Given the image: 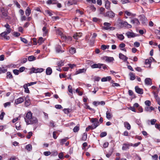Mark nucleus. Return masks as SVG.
Segmentation results:
<instances>
[{
	"instance_id": "obj_62",
	"label": "nucleus",
	"mask_w": 160,
	"mask_h": 160,
	"mask_svg": "<svg viewBox=\"0 0 160 160\" xmlns=\"http://www.w3.org/2000/svg\"><path fill=\"white\" fill-rule=\"evenodd\" d=\"M152 159L154 160H157L158 159V156L157 154H155L152 156Z\"/></svg>"
},
{
	"instance_id": "obj_59",
	"label": "nucleus",
	"mask_w": 160,
	"mask_h": 160,
	"mask_svg": "<svg viewBox=\"0 0 160 160\" xmlns=\"http://www.w3.org/2000/svg\"><path fill=\"white\" fill-rule=\"evenodd\" d=\"M64 65V62L62 61H61L58 63V66H61Z\"/></svg>"
},
{
	"instance_id": "obj_30",
	"label": "nucleus",
	"mask_w": 160,
	"mask_h": 160,
	"mask_svg": "<svg viewBox=\"0 0 160 160\" xmlns=\"http://www.w3.org/2000/svg\"><path fill=\"white\" fill-rule=\"evenodd\" d=\"M28 86L27 84H25L23 85V88L24 89V92L27 93H29V90L28 87Z\"/></svg>"
},
{
	"instance_id": "obj_33",
	"label": "nucleus",
	"mask_w": 160,
	"mask_h": 160,
	"mask_svg": "<svg viewBox=\"0 0 160 160\" xmlns=\"http://www.w3.org/2000/svg\"><path fill=\"white\" fill-rule=\"evenodd\" d=\"M55 1V0H48L46 2V3L47 4H57L56 2H54L53 1Z\"/></svg>"
},
{
	"instance_id": "obj_58",
	"label": "nucleus",
	"mask_w": 160,
	"mask_h": 160,
	"mask_svg": "<svg viewBox=\"0 0 160 160\" xmlns=\"http://www.w3.org/2000/svg\"><path fill=\"white\" fill-rule=\"evenodd\" d=\"M68 89L69 92L71 94L72 93V90L70 85H69L68 87Z\"/></svg>"
},
{
	"instance_id": "obj_16",
	"label": "nucleus",
	"mask_w": 160,
	"mask_h": 160,
	"mask_svg": "<svg viewBox=\"0 0 160 160\" xmlns=\"http://www.w3.org/2000/svg\"><path fill=\"white\" fill-rule=\"evenodd\" d=\"M23 101V98L22 97H20L15 100V103L16 104H18L22 103Z\"/></svg>"
},
{
	"instance_id": "obj_39",
	"label": "nucleus",
	"mask_w": 160,
	"mask_h": 160,
	"mask_svg": "<svg viewBox=\"0 0 160 160\" xmlns=\"http://www.w3.org/2000/svg\"><path fill=\"white\" fill-rule=\"evenodd\" d=\"M7 71V69L4 67L0 68V74L2 73H5Z\"/></svg>"
},
{
	"instance_id": "obj_14",
	"label": "nucleus",
	"mask_w": 160,
	"mask_h": 160,
	"mask_svg": "<svg viewBox=\"0 0 160 160\" xmlns=\"http://www.w3.org/2000/svg\"><path fill=\"white\" fill-rule=\"evenodd\" d=\"M82 35V33L81 32H76L74 34L73 37L74 39L77 40L81 37Z\"/></svg>"
},
{
	"instance_id": "obj_3",
	"label": "nucleus",
	"mask_w": 160,
	"mask_h": 160,
	"mask_svg": "<svg viewBox=\"0 0 160 160\" xmlns=\"http://www.w3.org/2000/svg\"><path fill=\"white\" fill-rule=\"evenodd\" d=\"M115 13L113 11L110 10L107 12L105 14H104V16L112 18L115 17Z\"/></svg>"
},
{
	"instance_id": "obj_36",
	"label": "nucleus",
	"mask_w": 160,
	"mask_h": 160,
	"mask_svg": "<svg viewBox=\"0 0 160 160\" xmlns=\"http://www.w3.org/2000/svg\"><path fill=\"white\" fill-rule=\"evenodd\" d=\"M71 111L72 109L69 108H64L63 110V111H64L65 113L66 114H68L71 112Z\"/></svg>"
},
{
	"instance_id": "obj_21",
	"label": "nucleus",
	"mask_w": 160,
	"mask_h": 160,
	"mask_svg": "<svg viewBox=\"0 0 160 160\" xmlns=\"http://www.w3.org/2000/svg\"><path fill=\"white\" fill-rule=\"evenodd\" d=\"M56 51L57 52H63L64 50H62V47L61 46L57 45L56 47Z\"/></svg>"
},
{
	"instance_id": "obj_52",
	"label": "nucleus",
	"mask_w": 160,
	"mask_h": 160,
	"mask_svg": "<svg viewBox=\"0 0 160 160\" xmlns=\"http://www.w3.org/2000/svg\"><path fill=\"white\" fill-rule=\"evenodd\" d=\"M125 46V44L124 43L122 42L119 45V47L121 49L124 48Z\"/></svg>"
},
{
	"instance_id": "obj_1",
	"label": "nucleus",
	"mask_w": 160,
	"mask_h": 160,
	"mask_svg": "<svg viewBox=\"0 0 160 160\" xmlns=\"http://www.w3.org/2000/svg\"><path fill=\"white\" fill-rule=\"evenodd\" d=\"M24 119L28 125L36 124L38 122V119L36 117L32 116V113L31 111H29L27 113Z\"/></svg>"
},
{
	"instance_id": "obj_49",
	"label": "nucleus",
	"mask_w": 160,
	"mask_h": 160,
	"mask_svg": "<svg viewBox=\"0 0 160 160\" xmlns=\"http://www.w3.org/2000/svg\"><path fill=\"white\" fill-rule=\"evenodd\" d=\"M146 105L148 106H150L151 105V102L149 100H146L145 102Z\"/></svg>"
},
{
	"instance_id": "obj_48",
	"label": "nucleus",
	"mask_w": 160,
	"mask_h": 160,
	"mask_svg": "<svg viewBox=\"0 0 160 160\" xmlns=\"http://www.w3.org/2000/svg\"><path fill=\"white\" fill-rule=\"evenodd\" d=\"M79 129V126H77L74 127V128L73 129V131L74 132H78Z\"/></svg>"
},
{
	"instance_id": "obj_18",
	"label": "nucleus",
	"mask_w": 160,
	"mask_h": 160,
	"mask_svg": "<svg viewBox=\"0 0 160 160\" xmlns=\"http://www.w3.org/2000/svg\"><path fill=\"white\" fill-rule=\"evenodd\" d=\"M145 82L146 84L149 85L152 84V80L150 78H147L145 79Z\"/></svg>"
},
{
	"instance_id": "obj_50",
	"label": "nucleus",
	"mask_w": 160,
	"mask_h": 160,
	"mask_svg": "<svg viewBox=\"0 0 160 160\" xmlns=\"http://www.w3.org/2000/svg\"><path fill=\"white\" fill-rule=\"evenodd\" d=\"M107 135V133L106 132H102L100 135V137L102 138L106 136Z\"/></svg>"
},
{
	"instance_id": "obj_9",
	"label": "nucleus",
	"mask_w": 160,
	"mask_h": 160,
	"mask_svg": "<svg viewBox=\"0 0 160 160\" xmlns=\"http://www.w3.org/2000/svg\"><path fill=\"white\" fill-rule=\"evenodd\" d=\"M8 34V33H7L6 31H5L1 33L0 35L4 39L8 40L10 39V37L9 36H7Z\"/></svg>"
},
{
	"instance_id": "obj_22",
	"label": "nucleus",
	"mask_w": 160,
	"mask_h": 160,
	"mask_svg": "<svg viewBox=\"0 0 160 160\" xmlns=\"http://www.w3.org/2000/svg\"><path fill=\"white\" fill-rule=\"evenodd\" d=\"M101 63H98V64H94L91 66V67L92 68H101Z\"/></svg>"
},
{
	"instance_id": "obj_24",
	"label": "nucleus",
	"mask_w": 160,
	"mask_h": 160,
	"mask_svg": "<svg viewBox=\"0 0 160 160\" xmlns=\"http://www.w3.org/2000/svg\"><path fill=\"white\" fill-rule=\"evenodd\" d=\"M86 71V68H83L82 69H79L76 71L75 74H78L81 73H83L85 72Z\"/></svg>"
},
{
	"instance_id": "obj_4",
	"label": "nucleus",
	"mask_w": 160,
	"mask_h": 160,
	"mask_svg": "<svg viewBox=\"0 0 160 160\" xmlns=\"http://www.w3.org/2000/svg\"><path fill=\"white\" fill-rule=\"evenodd\" d=\"M31 71H30V73H40L42 72L44 69L43 68H35L33 67L31 68Z\"/></svg>"
},
{
	"instance_id": "obj_46",
	"label": "nucleus",
	"mask_w": 160,
	"mask_h": 160,
	"mask_svg": "<svg viewBox=\"0 0 160 160\" xmlns=\"http://www.w3.org/2000/svg\"><path fill=\"white\" fill-rule=\"evenodd\" d=\"M51 156H55L58 155V152L57 151H54L51 152Z\"/></svg>"
},
{
	"instance_id": "obj_19",
	"label": "nucleus",
	"mask_w": 160,
	"mask_h": 160,
	"mask_svg": "<svg viewBox=\"0 0 160 160\" xmlns=\"http://www.w3.org/2000/svg\"><path fill=\"white\" fill-rule=\"evenodd\" d=\"M141 20L143 24H145L147 21V18L143 15L141 16Z\"/></svg>"
},
{
	"instance_id": "obj_20",
	"label": "nucleus",
	"mask_w": 160,
	"mask_h": 160,
	"mask_svg": "<svg viewBox=\"0 0 160 160\" xmlns=\"http://www.w3.org/2000/svg\"><path fill=\"white\" fill-rule=\"evenodd\" d=\"M4 27L7 29V31H6V32L8 34L10 33L12 30L10 28V26L7 23L4 25Z\"/></svg>"
},
{
	"instance_id": "obj_12",
	"label": "nucleus",
	"mask_w": 160,
	"mask_h": 160,
	"mask_svg": "<svg viewBox=\"0 0 160 160\" xmlns=\"http://www.w3.org/2000/svg\"><path fill=\"white\" fill-rule=\"evenodd\" d=\"M104 26L102 27L103 29L106 30H108L109 29L110 26H111V24L109 22H105L103 23Z\"/></svg>"
},
{
	"instance_id": "obj_32",
	"label": "nucleus",
	"mask_w": 160,
	"mask_h": 160,
	"mask_svg": "<svg viewBox=\"0 0 160 160\" xmlns=\"http://www.w3.org/2000/svg\"><path fill=\"white\" fill-rule=\"evenodd\" d=\"M129 76H130V79L131 80H133L135 79V76L134 74L132 72L129 73Z\"/></svg>"
},
{
	"instance_id": "obj_11",
	"label": "nucleus",
	"mask_w": 160,
	"mask_h": 160,
	"mask_svg": "<svg viewBox=\"0 0 160 160\" xmlns=\"http://www.w3.org/2000/svg\"><path fill=\"white\" fill-rule=\"evenodd\" d=\"M135 90L137 93L140 94L143 93V90L142 89L139 88L138 86H136L135 88Z\"/></svg>"
},
{
	"instance_id": "obj_29",
	"label": "nucleus",
	"mask_w": 160,
	"mask_h": 160,
	"mask_svg": "<svg viewBox=\"0 0 160 160\" xmlns=\"http://www.w3.org/2000/svg\"><path fill=\"white\" fill-rule=\"evenodd\" d=\"M25 14L27 16H28L31 13V10L29 7H28L25 11Z\"/></svg>"
},
{
	"instance_id": "obj_47",
	"label": "nucleus",
	"mask_w": 160,
	"mask_h": 160,
	"mask_svg": "<svg viewBox=\"0 0 160 160\" xmlns=\"http://www.w3.org/2000/svg\"><path fill=\"white\" fill-rule=\"evenodd\" d=\"M68 138H65L62 139L61 140L60 143L61 145H63L67 140Z\"/></svg>"
},
{
	"instance_id": "obj_63",
	"label": "nucleus",
	"mask_w": 160,
	"mask_h": 160,
	"mask_svg": "<svg viewBox=\"0 0 160 160\" xmlns=\"http://www.w3.org/2000/svg\"><path fill=\"white\" fill-rule=\"evenodd\" d=\"M45 12L46 14H47L50 16H51L52 15V13L49 10L45 11Z\"/></svg>"
},
{
	"instance_id": "obj_31",
	"label": "nucleus",
	"mask_w": 160,
	"mask_h": 160,
	"mask_svg": "<svg viewBox=\"0 0 160 160\" xmlns=\"http://www.w3.org/2000/svg\"><path fill=\"white\" fill-rule=\"evenodd\" d=\"M69 51L70 53L73 54L76 52V49L74 48L71 47L69 49Z\"/></svg>"
},
{
	"instance_id": "obj_40",
	"label": "nucleus",
	"mask_w": 160,
	"mask_h": 160,
	"mask_svg": "<svg viewBox=\"0 0 160 160\" xmlns=\"http://www.w3.org/2000/svg\"><path fill=\"white\" fill-rule=\"evenodd\" d=\"M105 10V9L103 7H101L99 9L100 13L101 14H102L104 16V14L105 13H104V12Z\"/></svg>"
},
{
	"instance_id": "obj_56",
	"label": "nucleus",
	"mask_w": 160,
	"mask_h": 160,
	"mask_svg": "<svg viewBox=\"0 0 160 160\" xmlns=\"http://www.w3.org/2000/svg\"><path fill=\"white\" fill-rule=\"evenodd\" d=\"M13 73L15 75H18L19 74V72H20L19 71V70H17L16 69L13 70Z\"/></svg>"
},
{
	"instance_id": "obj_25",
	"label": "nucleus",
	"mask_w": 160,
	"mask_h": 160,
	"mask_svg": "<svg viewBox=\"0 0 160 160\" xmlns=\"http://www.w3.org/2000/svg\"><path fill=\"white\" fill-rule=\"evenodd\" d=\"M52 72V68L50 67H48L46 69V73L47 75H50L51 74Z\"/></svg>"
},
{
	"instance_id": "obj_35",
	"label": "nucleus",
	"mask_w": 160,
	"mask_h": 160,
	"mask_svg": "<svg viewBox=\"0 0 160 160\" xmlns=\"http://www.w3.org/2000/svg\"><path fill=\"white\" fill-rule=\"evenodd\" d=\"M152 62V60L150 59H147L145 60V64L146 65H149V67H150L151 66V63Z\"/></svg>"
},
{
	"instance_id": "obj_53",
	"label": "nucleus",
	"mask_w": 160,
	"mask_h": 160,
	"mask_svg": "<svg viewBox=\"0 0 160 160\" xmlns=\"http://www.w3.org/2000/svg\"><path fill=\"white\" fill-rule=\"evenodd\" d=\"M44 155L45 156H48L51 154V152L50 151H46L43 152Z\"/></svg>"
},
{
	"instance_id": "obj_41",
	"label": "nucleus",
	"mask_w": 160,
	"mask_h": 160,
	"mask_svg": "<svg viewBox=\"0 0 160 160\" xmlns=\"http://www.w3.org/2000/svg\"><path fill=\"white\" fill-rule=\"evenodd\" d=\"M26 149L29 151H30L32 150V146L31 144H28L26 145Z\"/></svg>"
},
{
	"instance_id": "obj_43",
	"label": "nucleus",
	"mask_w": 160,
	"mask_h": 160,
	"mask_svg": "<svg viewBox=\"0 0 160 160\" xmlns=\"http://www.w3.org/2000/svg\"><path fill=\"white\" fill-rule=\"evenodd\" d=\"M98 103V105L100 104V105H104L105 104V102L104 101H101V102L94 101V102H93V103Z\"/></svg>"
},
{
	"instance_id": "obj_5",
	"label": "nucleus",
	"mask_w": 160,
	"mask_h": 160,
	"mask_svg": "<svg viewBox=\"0 0 160 160\" xmlns=\"http://www.w3.org/2000/svg\"><path fill=\"white\" fill-rule=\"evenodd\" d=\"M56 33L57 34H58L63 39H67V37L62 33L61 29H58L56 30Z\"/></svg>"
},
{
	"instance_id": "obj_45",
	"label": "nucleus",
	"mask_w": 160,
	"mask_h": 160,
	"mask_svg": "<svg viewBox=\"0 0 160 160\" xmlns=\"http://www.w3.org/2000/svg\"><path fill=\"white\" fill-rule=\"evenodd\" d=\"M152 93L153 94L154 97L156 100H159V98L158 97V93H156L155 92L153 91Z\"/></svg>"
},
{
	"instance_id": "obj_61",
	"label": "nucleus",
	"mask_w": 160,
	"mask_h": 160,
	"mask_svg": "<svg viewBox=\"0 0 160 160\" xmlns=\"http://www.w3.org/2000/svg\"><path fill=\"white\" fill-rule=\"evenodd\" d=\"M32 132H28V134L27 136L26 137L28 139L30 138L31 136L32 135Z\"/></svg>"
},
{
	"instance_id": "obj_23",
	"label": "nucleus",
	"mask_w": 160,
	"mask_h": 160,
	"mask_svg": "<svg viewBox=\"0 0 160 160\" xmlns=\"http://www.w3.org/2000/svg\"><path fill=\"white\" fill-rule=\"evenodd\" d=\"M106 118L108 119H110L112 117V115L110 111H108L106 113Z\"/></svg>"
},
{
	"instance_id": "obj_54",
	"label": "nucleus",
	"mask_w": 160,
	"mask_h": 160,
	"mask_svg": "<svg viewBox=\"0 0 160 160\" xmlns=\"http://www.w3.org/2000/svg\"><path fill=\"white\" fill-rule=\"evenodd\" d=\"M58 157L60 159H62L63 158V155L62 152H61L59 153Z\"/></svg>"
},
{
	"instance_id": "obj_42",
	"label": "nucleus",
	"mask_w": 160,
	"mask_h": 160,
	"mask_svg": "<svg viewBox=\"0 0 160 160\" xmlns=\"http://www.w3.org/2000/svg\"><path fill=\"white\" fill-rule=\"evenodd\" d=\"M118 38L121 40H122L124 39V36L122 34H117Z\"/></svg>"
},
{
	"instance_id": "obj_2",
	"label": "nucleus",
	"mask_w": 160,
	"mask_h": 160,
	"mask_svg": "<svg viewBox=\"0 0 160 160\" xmlns=\"http://www.w3.org/2000/svg\"><path fill=\"white\" fill-rule=\"evenodd\" d=\"M90 121L91 122L93 123L92 125V128L95 129L99 125L98 119L97 118H92Z\"/></svg>"
},
{
	"instance_id": "obj_7",
	"label": "nucleus",
	"mask_w": 160,
	"mask_h": 160,
	"mask_svg": "<svg viewBox=\"0 0 160 160\" xmlns=\"http://www.w3.org/2000/svg\"><path fill=\"white\" fill-rule=\"evenodd\" d=\"M1 12L2 13L1 17L4 18L8 16V12L4 8H2L1 9Z\"/></svg>"
},
{
	"instance_id": "obj_57",
	"label": "nucleus",
	"mask_w": 160,
	"mask_h": 160,
	"mask_svg": "<svg viewBox=\"0 0 160 160\" xmlns=\"http://www.w3.org/2000/svg\"><path fill=\"white\" fill-rule=\"evenodd\" d=\"M20 39L21 41L23 42H24L25 43H28V41L26 39L24 38H22V37L20 38Z\"/></svg>"
},
{
	"instance_id": "obj_13",
	"label": "nucleus",
	"mask_w": 160,
	"mask_h": 160,
	"mask_svg": "<svg viewBox=\"0 0 160 160\" xmlns=\"http://www.w3.org/2000/svg\"><path fill=\"white\" fill-rule=\"evenodd\" d=\"M119 57L120 59L122 60L124 62L127 61L128 59L127 57L121 53H120L119 54Z\"/></svg>"
},
{
	"instance_id": "obj_51",
	"label": "nucleus",
	"mask_w": 160,
	"mask_h": 160,
	"mask_svg": "<svg viewBox=\"0 0 160 160\" xmlns=\"http://www.w3.org/2000/svg\"><path fill=\"white\" fill-rule=\"evenodd\" d=\"M5 113L4 112H1V114L0 115V119L1 120H3L4 116L5 115Z\"/></svg>"
},
{
	"instance_id": "obj_34",
	"label": "nucleus",
	"mask_w": 160,
	"mask_h": 160,
	"mask_svg": "<svg viewBox=\"0 0 160 160\" xmlns=\"http://www.w3.org/2000/svg\"><path fill=\"white\" fill-rule=\"evenodd\" d=\"M87 133L86 132L84 133L82 135V138H81V139L83 141H85L87 140Z\"/></svg>"
},
{
	"instance_id": "obj_26",
	"label": "nucleus",
	"mask_w": 160,
	"mask_h": 160,
	"mask_svg": "<svg viewBox=\"0 0 160 160\" xmlns=\"http://www.w3.org/2000/svg\"><path fill=\"white\" fill-rule=\"evenodd\" d=\"M131 22L133 24H135L138 25L140 24V22L136 18L132 19L131 21Z\"/></svg>"
},
{
	"instance_id": "obj_64",
	"label": "nucleus",
	"mask_w": 160,
	"mask_h": 160,
	"mask_svg": "<svg viewBox=\"0 0 160 160\" xmlns=\"http://www.w3.org/2000/svg\"><path fill=\"white\" fill-rule=\"evenodd\" d=\"M55 108L58 109H61L62 108V106L60 105H56L55 106Z\"/></svg>"
},
{
	"instance_id": "obj_8",
	"label": "nucleus",
	"mask_w": 160,
	"mask_h": 160,
	"mask_svg": "<svg viewBox=\"0 0 160 160\" xmlns=\"http://www.w3.org/2000/svg\"><path fill=\"white\" fill-rule=\"evenodd\" d=\"M126 35L128 38H134L136 36L135 35V34L134 33L130 32H128L126 33Z\"/></svg>"
},
{
	"instance_id": "obj_17",
	"label": "nucleus",
	"mask_w": 160,
	"mask_h": 160,
	"mask_svg": "<svg viewBox=\"0 0 160 160\" xmlns=\"http://www.w3.org/2000/svg\"><path fill=\"white\" fill-rule=\"evenodd\" d=\"M104 59L108 62H110L113 61L114 60V58L113 57H108V56H105Z\"/></svg>"
},
{
	"instance_id": "obj_10",
	"label": "nucleus",
	"mask_w": 160,
	"mask_h": 160,
	"mask_svg": "<svg viewBox=\"0 0 160 160\" xmlns=\"http://www.w3.org/2000/svg\"><path fill=\"white\" fill-rule=\"evenodd\" d=\"M110 4L111 2L108 0H105V6L106 9L110 10Z\"/></svg>"
},
{
	"instance_id": "obj_55",
	"label": "nucleus",
	"mask_w": 160,
	"mask_h": 160,
	"mask_svg": "<svg viewBox=\"0 0 160 160\" xmlns=\"http://www.w3.org/2000/svg\"><path fill=\"white\" fill-rule=\"evenodd\" d=\"M13 2H14V4H15L16 5L17 7L18 8H20L21 6H20V5L19 4L18 2L17 1L15 0L13 1Z\"/></svg>"
},
{
	"instance_id": "obj_6",
	"label": "nucleus",
	"mask_w": 160,
	"mask_h": 160,
	"mask_svg": "<svg viewBox=\"0 0 160 160\" xmlns=\"http://www.w3.org/2000/svg\"><path fill=\"white\" fill-rule=\"evenodd\" d=\"M132 144L131 143H124L122 145V149L123 150H126L127 149H129L130 146H132Z\"/></svg>"
},
{
	"instance_id": "obj_37",
	"label": "nucleus",
	"mask_w": 160,
	"mask_h": 160,
	"mask_svg": "<svg viewBox=\"0 0 160 160\" xmlns=\"http://www.w3.org/2000/svg\"><path fill=\"white\" fill-rule=\"evenodd\" d=\"M28 59L29 61H32L36 59V57H35L34 56L32 55L29 56L28 58Z\"/></svg>"
},
{
	"instance_id": "obj_38",
	"label": "nucleus",
	"mask_w": 160,
	"mask_h": 160,
	"mask_svg": "<svg viewBox=\"0 0 160 160\" xmlns=\"http://www.w3.org/2000/svg\"><path fill=\"white\" fill-rule=\"evenodd\" d=\"M7 78L10 79L13 78L12 76L11 73L9 72H8L7 73Z\"/></svg>"
},
{
	"instance_id": "obj_15",
	"label": "nucleus",
	"mask_w": 160,
	"mask_h": 160,
	"mask_svg": "<svg viewBox=\"0 0 160 160\" xmlns=\"http://www.w3.org/2000/svg\"><path fill=\"white\" fill-rule=\"evenodd\" d=\"M25 105L26 107L28 106L30 104V100L29 97L28 96L25 98Z\"/></svg>"
},
{
	"instance_id": "obj_60",
	"label": "nucleus",
	"mask_w": 160,
	"mask_h": 160,
	"mask_svg": "<svg viewBox=\"0 0 160 160\" xmlns=\"http://www.w3.org/2000/svg\"><path fill=\"white\" fill-rule=\"evenodd\" d=\"M11 105V102H7L4 104V106L5 108H6L7 106H9Z\"/></svg>"
},
{
	"instance_id": "obj_28",
	"label": "nucleus",
	"mask_w": 160,
	"mask_h": 160,
	"mask_svg": "<svg viewBox=\"0 0 160 160\" xmlns=\"http://www.w3.org/2000/svg\"><path fill=\"white\" fill-rule=\"evenodd\" d=\"M124 125L125 127L127 129H130L131 128V125L128 122H124Z\"/></svg>"
},
{
	"instance_id": "obj_44",
	"label": "nucleus",
	"mask_w": 160,
	"mask_h": 160,
	"mask_svg": "<svg viewBox=\"0 0 160 160\" xmlns=\"http://www.w3.org/2000/svg\"><path fill=\"white\" fill-rule=\"evenodd\" d=\"M44 41V40H43V38L42 37H40L39 38V39L38 40V43L39 44V45H40Z\"/></svg>"
},
{
	"instance_id": "obj_27",
	"label": "nucleus",
	"mask_w": 160,
	"mask_h": 160,
	"mask_svg": "<svg viewBox=\"0 0 160 160\" xmlns=\"http://www.w3.org/2000/svg\"><path fill=\"white\" fill-rule=\"evenodd\" d=\"M149 106L146 107L145 108V110L146 111L151 112V111L154 110V108L152 107H148Z\"/></svg>"
}]
</instances>
